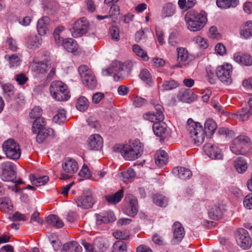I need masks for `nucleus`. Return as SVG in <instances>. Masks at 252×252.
<instances>
[{"mask_svg": "<svg viewBox=\"0 0 252 252\" xmlns=\"http://www.w3.org/2000/svg\"><path fill=\"white\" fill-rule=\"evenodd\" d=\"M209 217L213 220H218L221 218L222 212L220 207L215 206L208 212Z\"/></svg>", "mask_w": 252, "mask_h": 252, "instance_id": "nucleus-48", "label": "nucleus"}, {"mask_svg": "<svg viewBox=\"0 0 252 252\" xmlns=\"http://www.w3.org/2000/svg\"><path fill=\"white\" fill-rule=\"evenodd\" d=\"M114 237L117 239L126 240L129 238V233L127 231H118L113 233Z\"/></svg>", "mask_w": 252, "mask_h": 252, "instance_id": "nucleus-54", "label": "nucleus"}, {"mask_svg": "<svg viewBox=\"0 0 252 252\" xmlns=\"http://www.w3.org/2000/svg\"><path fill=\"white\" fill-rule=\"evenodd\" d=\"M81 244L84 247L87 252H96L93 245L87 242L85 240H82Z\"/></svg>", "mask_w": 252, "mask_h": 252, "instance_id": "nucleus-60", "label": "nucleus"}, {"mask_svg": "<svg viewBox=\"0 0 252 252\" xmlns=\"http://www.w3.org/2000/svg\"><path fill=\"white\" fill-rule=\"evenodd\" d=\"M88 125L94 128H97L98 127V123L97 121L96 118L93 116H91L88 118L87 120Z\"/></svg>", "mask_w": 252, "mask_h": 252, "instance_id": "nucleus-62", "label": "nucleus"}, {"mask_svg": "<svg viewBox=\"0 0 252 252\" xmlns=\"http://www.w3.org/2000/svg\"><path fill=\"white\" fill-rule=\"evenodd\" d=\"M165 125L161 122H156L153 125V130L157 136L160 137L164 139L167 136V129L164 126Z\"/></svg>", "mask_w": 252, "mask_h": 252, "instance_id": "nucleus-24", "label": "nucleus"}, {"mask_svg": "<svg viewBox=\"0 0 252 252\" xmlns=\"http://www.w3.org/2000/svg\"><path fill=\"white\" fill-rule=\"evenodd\" d=\"M168 154L164 151H158L155 155V163L159 166H163L167 162Z\"/></svg>", "mask_w": 252, "mask_h": 252, "instance_id": "nucleus-31", "label": "nucleus"}, {"mask_svg": "<svg viewBox=\"0 0 252 252\" xmlns=\"http://www.w3.org/2000/svg\"><path fill=\"white\" fill-rule=\"evenodd\" d=\"M21 57L19 54H15L6 55L4 58L9 62L10 67H16L21 63Z\"/></svg>", "mask_w": 252, "mask_h": 252, "instance_id": "nucleus-33", "label": "nucleus"}, {"mask_svg": "<svg viewBox=\"0 0 252 252\" xmlns=\"http://www.w3.org/2000/svg\"><path fill=\"white\" fill-rule=\"evenodd\" d=\"M34 64V70L38 74H45L50 68L47 61L36 62Z\"/></svg>", "mask_w": 252, "mask_h": 252, "instance_id": "nucleus-32", "label": "nucleus"}, {"mask_svg": "<svg viewBox=\"0 0 252 252\" xmlns=\"http://www.w3.org/2000/svg\"><path fill=\"white\" fill-rule=\"evenodd\" d=\"M46 222L56 228H62L64 223L60 218L55 215H50L46 218Z\"/></svg>", "mask_w": 252, "mask_h": 252, "instance_id": "nucleus-30", "label": "nucleus"}, {"mask_svg": "<svg viewBox=\"0 0 252 252\" xmlns=\"http://www.w3.org/2000/svg\"><path fill=\"white\" fill-rule=\"evenodd\" d=\"M88 146L91 150H98L103 146L102 137L97 134L91 135L87 140Z\"/></svg>", "mask_w": 252, "mask_h": 252, "instance_id": "nucleus-19", "label": "nucleus"}, {"mask_svg": "<svg viewBox=\"0 0 252 252\" xmlns=\"http://www.w3.org/2000/svg\"><path fill=\"white\" fill-rule=\"evenodd\" d=\"M42 111L41 109L38 107L33 108L30 113V117L31 119L37 120L38 119H42L41 117Z\"/></svg>", "mask_w": 252, "mask_h": 252, "instance_id": "nucleus-53", "label": "nucleus"}, {"mask_svg": "<svg viewBox=\"0 0 252 252\" xmlns=\"http://www.w3.org/2000/svg\"><path fill=\"white\" fill-rule=\"evenodd\" d=\"M78 72L83 84L89 89L93 90L96 86V80L92 72L86 65H82L78 68Z\"/></svg>", "mask_w": 252, "mask_h": 252, "instance_id": "nucleus-7", "label": "nucleus"}, {"mask_svg": "<svg viewBox=\"0 0 252 252\" xmlns=\"http://www.w3.org/2000/svg\"><path fill=\"white\" fill-rule=\"evenodd\" d=\"M154 203L160 207H165L167 204V199L161 194H155L153 196Z\"/></svg>", "mask_w": 252, "mask_h": 252, "instance_id": "nucleus-46", "label": "nucleus"}, {"mask_svg": "<svg viewBox=\"0 0 252 252\" xmlns=\"http://www.w3.org/2000/svg\"><path fill=\"white\" fill-rule=\"evenodd\" d=\"M175 8L172 4H166L163 8L162 16L164 18L171 16L175 13Z\"/></svg>", "mask_w": 252, "mask_h": 252, "instance_id": "nucleus-50", "label": "nucleus"}, {"mask_svg": "<svg viewBox=\"0 0 252 252\" xmlns=\"http://www.w3.org/2000/svg\"><path fill=\"white\" fill-rule=\"evenodd\" d=\"M12 221L26 220V219L24 215L21 214L19 212H15L12 217L9 218Z\"/></svg>", "mask_w": 252, "mask_h": 252, "instance_id": "nucleus-61", "label": "nucleus"}, {"mask_svg": "<svg viewBox=\"0 0 252 252\" xmlns=\"http://www.w3.org/2000/svg\"><path fill=\"white\" fill-rule=\"evenodd\" d=\"M235 238L238 245L243 249H248L252 245V239L248 232L244 228H240L237 230Z\"/></svg>", "mask_w": 252, "mask_h": 252, "instance_id": "nucleus-12", "label": "nucleus"}, {"mask_svg": "<svg viewBox=\"0 0 252 252\" xmlns=\"http://www.w3.org/2000/svg\"><path fill=\"white\" fill-rule=\"evenodd\" d=\"M233 58L236 62L242 65L250 66L252 64V57L248 54L241 56L239 53H235Z\"/></svg>", "mask_w": 252, "mask_h": 252, "instance_id": "nucleus-27", "label": "nucleus"}, {"mask_svg": "<svg viewBox=\"0 0 252 252\" xmlns=\"http://www.w3.org/2000/svg\"><path fill=\"white\" fill-rule=\"evenodd\" d=\"M133 67L131 61H126L121 63L118 61L112 62L110 67L103 70V73L106 75H114L115 81H118L128 77Z\"/></svg>", "mask_w": 252, "mask_h": 252, "instance_id": "nucleus-3", "label": "nucleus"}, {"mask_svg": "<svg viewBox=\"0 0 252 252\" xmlns=\"http://www.w3.org/2000/svg\"><path fill=\"white\" fill-rule=\"evenodd\" d=\"M179 85V83L174 80H167L163 82L162 88L163 91H170L176 89Z\"/></svg>", "mask_w": 252, "mask_h": 252, "instance_id": "nucleus-45", "label": "nucleus"}, {"mask_svg": "<svg viewBox=\"0 0 252 252\" xmlns=\"http://www.w3.org/2000/svg\"><path fill=\"white\" fill-rule=\"evenodd\" d=\"M79 175L81 177H83L85 178H89L91 176L90 171L87 165L84 164L81 170L79 173Z\"/></svg>", "mask_w": 252, "mask_h": 252, "instance_id": "nucleus-57", "label": "nucleus"}, {"mask_svg": "<svg viewBox=\"0 0 252 252\" xmlns=\"http://www.w3.org/2000/svg\"><path fill=\"white\" fill-rule=\"evenodd\" d=\"M180 100L184 102L190 103L195 98V95L190 89H182L178 95Z\"/></svg>", "mask_w": 252, "mask_h": 252, "instance_id": "nucleus-20", "label": "nucleus"}, {"mask_svg": "<svg viewBox=\"0 0 252 252\" xmlns=\"http://www.w3.org/2000/svg\"><path fill=\"white\" fill-rule=\"evenodd\" d=\"M172 229L173 233L172 242L174 244L180 242L185 235V231L182 224L178 221H176L172 225Z\"/></svg>", "mask_w": 252, "mask_h": 252, "instance_id": "nucleus-15", "label": "nucleus"}, {"mask_svg": "<svg viewBox=\"0 0 252 252\" xmlns=\"http://www.w3.org/2000/svg\"><path fill=\"white\" fill-rule=\"evenodd\" d=\"M245 207L249 209H252V193L248 194L243 201Z\"/></svg>", "mask_w": 252, "mask_h": 252, "instance_id": "nucleus-59", "label": "nucleus"}, {"mask_svg": "<svg viewBox=\"0 0 252 252\" xmlns=\"http://www.w3.org/2000/svg\"><path fill=\"white\" fill-rule=\"evenodd\" d=\"M240 33L245 38L251 36L252 35V22H246L242 27Z\"/></svg>", "mask_w": 252, "mask_h": 252, "instance_id": "nucleus-43", "label": "nucleus"}, {"mask_svg": "<svg viewBox=\"0 0 252 252\" xmlns=\"http://www.w3.org/2000/svg\"><path fill=\"white\" fill-rule=\"evenodd\" d=\"M4 96L8 100L14 95V87L10 84H6L2 86Z\"/></svg>", "mask_w": 252, "mask_h": 252, "instance_id": "nucleus-47", "label": "nucleus"}, {"mask_svg": "<svg viewBox=\"0 0 252 252\" xmlns=\"http://www.w3.org/2000/svg\"><path fill=\"white\" fill-rule=\"evenodd\" d=\"M215 51L218 54L223 55L226 53L225 47L222 43H218L215 46Z\"/></svg>", "mask_w": 252, "mask_h": 252, "instance_id": "nucleus-64", "label": "nucleus"}, {"mask_svg": "<svg viewBox=\"0 0 252 252\" xmlns=\"http://www.w3.org/2000/svg\"><path fill=\"white\" fill-rule=\"evenodd\" d=\"M36 134H37L36 141L38 143H42L48 137L54 135V130L50 128H44Z\"/></svg>", "mask_w": 252, "mask_h": 252, "instance_id": "nucleus-28", "label": "nucleus"}, {"mask_svg": "<svg viewBox=\"0 0 252 252\" xmlns=\"http://www.w3.org/2000/svg\"><path fill=\"white\" fill-rule=\"evenodd\" d=\"M42 38L36 35H30L26 39V43L29 48L35 49L39 47L42 43Z\"/></svg>", "mask_w": 252, "mask_h": 252, "instance_id": "nucleus-26", "label": "nucleus"}, {"mask_svg": "<svg viewBox=\"0 0 252 252\" xmlns=\"http://www.w3.org/2000/svg\"><path fill=\"white\" fill-rule=\"evenodd\" d=\"M2 149L8 158L13 160L20 158L21 153L20 146L13 139L5 141L2 144Z\"/></svg>", "mask_w": 252, "mask_h": 252, "instance_id": "nucleus-6", "label": "nucleus"}, {"mask_svg": "<svg viewBox=\"0 0 252 252\" xmlns=\"http://www.w3.org/2000/svg\"><path fill=\"white\" fill-rule=\"evenodd\" d=\"M252 101V97L249 99L248 108H242L237 112V115L239 117L240 121L244 122L247 120L252 115V104L251 102Z\"/></svg>", "mask_w": 252, "mask_h": 252, "instance_id": "nucleus-23", "label": "nucleus"}, {"mask_svg": "<svg viewBox=\"0 0 252 252\" xmlns=\"http://www.w3.org/2000/svg\"><path fill=\"white\" fill-rule=\"evenodd\" d=\"M89 26V23L85 17L77 20L70 29L72 36L75 38L81 36L87 32Z\"/></svg>", "mask_w": 252, "mask_h": 252, "instance_id": "nucleus-11", "label": "nucleus"}, {"mask_svg": "<svg viewBox=\"0 0 252 252\" xmlns=\"http://www.w3.org/2000/svg\"><path fill=\"white\" fill-rule=\"evenodd\" d=\"M132 50L137 56L141 57L144 61H147L149 60L147 53L139 45H133Z\"/></svg>", "mask_w": 252, "mask_h": 252, "instance_id": "nucleus-44", "label": "nucleus"}, {"mask_svg": "<svg viewBox=\"0 0 252 252\" xmlns=\"http://www.w3.org/2000/svg\"><path fill=\"white\" fill-rule=\"evenodd\" d=\"M122 175L124 182H126L135 177V172L133 169L129 168L127 171L122 172Z\"/></svg>", "mask_w": 252, "mask_h": 252, "instance_id": "nucleus-52", "label": "nucleus"}, {"mask_svg": "<svg viewBox=\"0 0 252 252\" xmlns=\"http://www.w3.org/2000/svg\"><path fill=\"white\" fill-rule=\"evenodd\" d=\"M138 206L137 199L132 196L129 198L128 204L124 210V213L131 217H134L138 212Z\"/></svg>", "mask_w": 252, "mask_h": 252, "instance_id": "nucleus-18", "label": "nucleus"}, {"mask_svg": "<svg viewBox=\"0 0 252 252\" xmlns=\"http://www.w3.org/2000/svg\"><path fill=\"white\" fill-rule=\"evenodd\" d=\"M127 244L122 240L116 241L113 245L112 252H127Z\"/></svg>", "mask_w": 252, "mask_h": 252, "instance_id": "nucleus-42", "label": "nucleus"}, {"mask_svg": "<svg viewBox=\"0 0 252 252\" xmlns=\"http://www.w3.org/2000/svg\"><path fill=\"white\" fill-rule=\"evenodd\" d=\"M94 245L100 252H103L107 249V247L105 246L104 240L100 237L96 238L94 240Z\"/></svg>", "mask_w": 252, "mask_h": 252, "instance_id": "nucleus-51", "label": "nucleus"}, {"mask_svg": "<svg viewBox=\"0 0 252 252\" xmlns=\"http://www.w3.org/2000/svg\"><path fill=\"white\" fill-rule=\"evenodd\" d=\"M172 173L182 180L189 179L192 176V172L189 169L183 167L174 168Z\"/></svg>", "mask_w": 252, "mask_h": 252, "instance_id": "nucleus-22", "label": "nucleus"}, {"mask_svg": "<svg viewBox=\"0 0 252 252\" xmlns=\"http://www.w3.org/2000/svg\"><path fill=\"white\" fill-rule=\"evenodd\" d=\"M139 76L149 86L152 87L153 86L154 81L152 79V75L148 69H143L141 71Z\"/></svg>", "mask_w": 252, "mask_h": 252, "instance_id": "nucleus-37", "label": "nucleus"}, {"mask_svg": "<svg viewBox=\"0 0 252 252\" xmlns=\"http://www.w3.org/2000/svg\"><path fill=\"white\" fill-rule=\"evenodd\" d=\"M46 122L44 118L34 120L32 122V130L33 133H36L40 130L45 128Z\"/></svg>", "mask_w": 252, "mask_h": 252, "instance_id": "nucleus-41", "label": "nucleus"}, {"mask_svg": "<svg viewBox=\"0 0 252 252\" xmlns=\"http://www.w3.org/2000/svg\"><path fill=\"white\" fill-rule=\"evenodd\" d=\"M250 139L245 135H240L235 138L231 143L230 149L231 152L236 155H244V146L249 144Z\"/></svg>", "mask_w": 252, "mask_h": 252, "instance_id": "nucleus-10", "label": "nucleus"}, {"mask_svg": "<svg viewBox=\"0 0 252 252\" xmlns=\"http://www.w3.org/2000/svg\"><path fill=\"white\" fill-rule=\"evenodd\" d=\"M49 179L48 176H47L39 177H36L34 175L30 176V180L32 184L37 187L44 185L49 181Z\"/></svg>", "mask_w": 252, "mask_h": 252, "instance_id": "nucleus-39", "label": "nucleus"}, {"mask_svg": "<svg viewBox=\"0 0 252 252\" xmlns=\"http://www.w3.org/2000/svg\"><path fill=\"white\" fill-rule=\"evenodd\" d=\"M89 105V102L88 99L85 96L79 97L76 102V107L80 111L83 112L86 111Z\"/></svg>", "mask_w": 252, "mask_h": 252, "instance_id": "nucleus-40", "label": "nucleus"}, {"mask_svg": "<svg viewBox=\"0 0 252 252\" xmlns=\"http://www.w3.org/2000/svg\"><path fill=\"white\" fill-rule=\"evenodd\" d=\"M113 150L120 152L124 158L127 160L137 159L143 153V144L138 139L129 141L123 145H119L114 147Z\"/></svg>", "mask_w": 252, "mask_h": 252, "instance_id": "nucleus-2", "label": "nucleus"}, {"mask_svg": "<svg viewBox=\"0 0 252 252\" xmlns=\"http://www.w3.org/2000/svg\"><path fill=\"white\" fill-rule=\"evenodd\" d=\"M15 78L18 84L20 85H24L28 80V78L24 73L17 74Z\"/></svg>", "mask_w": 252, "mask_h": 252, "instance_id": "nucleus-56", "label": "nucleus"}, {"mask_svg": "<svg viewBox=\"0 0 252 252\" xmlns=\"http://www.w3.org/2000/svg\"><path fill=\"white\" fill-rule=\"evenodd\" d=\"M124 196V190L121 189L112 195L105 196V199L109 203L116 204L119 202Z\"/></svg>", "mask_w": 252, "mask_h": 252, "instance_id": "nucleus-36", "label": "nucleus"}, {"mask_svg": "<svg viewBox=\"0 0 252 252\" xmlns=\"http://www.w3.org/2000/svg\"><path fill=\"white\" fill-rule=\"evenodd\" d=\"M178 53L177 61L178 64H176L173 66V68L175 67H182L180 64L181 63H185L189 58V54L187 50L184 48H178L177 49Z\"/></svg>", "mask_w": 252, "mask_h": 252, "instance_id": "nucleus-29", "label": "nucleus"}, {"mask_svg": "<svg viewBox=\"0 0 252 252\" xmlns=\"http://www.w3.org/2000/svg\"><path fill=\"white\" fill-rule=\"evenodd\" d=\"M63 170L67 173L72 174L76 172L78 169L77 162L72 158L67 159L62 164Z\"/></svg>", "mask_w": 252, "mask_h": 252, "instance_id": "nucleus-21", "label": "nucleus"}, {"mask_svg": "<svg viewBox=\"0 0 252 252\" xmlns=\"http://www.w3.org/2000/svg\"><path fill=\"white\" fill-rule=\"evenodd\" d=\"M187 130L194 143L198 145L202 144L205 139V134L207 136L212 135L217 128L215 122L211 119H207L204 124V130L199 123L194 122L192 119H189L187 121Z\"/></svg>", "mask_w": 252, "mask_h": 252, "instance_id": "nucleus-1", "label": "nucleus"}, {"mask_svg": "<svg viewBox=\"0 0 252 252\" xmlns=\"http://www.w3.org/2000/svg\"><path fill=\"white\" fill-rule=\"evenodd\" d=\"M50 19L47 16H44L38 20L37 23V31L41 36H44L49 32Z\"/></svg>", "mask_w": 252, "mask_h": 252, "instance_id": "nucleus-17", "label": "nucleus"}, {"mask_svg": "<svg viewBox=\"0 0 252 252\" xmlns=\"http://www.w3.org/2000/svg\"><path fill=\"white\" fill-rule=\"evenodd\" d=\"M110 32L111 33L112 38L116 40L119 39V30L116 27L112 26L110 28Z\"/></svg>", "mask_w": 252, "mask_h": 252, "instance_id": "nucleus-63", "label": "nucleus"}, {"mask_svg": "<svg viewBox=\"0 0 252 252\" xmlns=\"http://www.w3.org/2000/svg\"><path fill=\"white\" fill-rule=\"evenodd\" d=\"M235 168L237 171L240 174L244 173L248 168L246 160L242 157H239L235 161Z\"/></svg>", "mask_w": 252, "mask_h": 252, "instance_id": "nucleus-38", "label": "nucleus"}, {"mask_svg": "<svg viewBox=\"0 0 252 252\" xmlns=\"http://www.w3.org/2000/svg\"><path fill=\"white\" fill-rule=\"evenodd\" d=\"M75 202L78 207L83 209H87L91 208L94 203L90 191L84 192L83 195L77 197L75 199Z\"/></svg>", "mask_w": 252, "mask_h": 252, "instance_id": "nucleus-14", "label": "nucleus"}, {"mask_svg": "<svg viewBox=\"0 0 252 252\" xmlns=\"http://www.w3.org/2000/svg\"><path fill=\"white\" fill-rule=\"evenodd\" d=\"M146 103V100L140 96H136L133 101V104L137 107H140Z\"/></svg>", "mask_w": 252, "mask_h": 252, "instance_id": "nucleus-58", "label": "nucleus"}, {"mask_svg": "<svg viewBox=\"0 0 252 252\" xmlns=\"http://www.w3.org/2000/svg\"><path fill=\"white\" fill-rule=\"evenodd\" d=\"M50 92L53 98L57 101H66L70 97L66 85L60 81L52 82L50 86Z\"/></svg>", "mask_w": 252, "mask_h": 252, "instance_id": "nucleus-5", "label": "nucleus"}, {"mask_svg": "<svg viewBox=\"0 0 252 252\" xmlns=\"http://www.w3.org/2000/svg\"><path fill=\"white\" fill-rule=\"evenodd\" d=\"M185 19L188 24V29L193 32L200 30L207 21L205 11H202L200 13H198L194 10L188 11L185 15Z\"/></svg>", "mask_w": 252, "mask_h": 252, "instance_id": "nucleus-4", "label": "nucleus"}, {"mask_svg": "<svg viewBox=\"0 0 252 252\" xmlns=\"http://www.w3.org/2000/svg\"><path fill=\"white\" fill-rule=\"evenodd\" d=\"M232 66L229 63L220 65L216 69V75L218 79L226 85H230L232 82Z\"/></svg>", "mask_w": 252, "mask_h": 252, "instance_id": "nucleus-8", "label": "nucleus"}, {"mask_svg": "<svg viewBox=\"0 0 252 252\" xmlns=\"http://www.w3.org/2000/svg\"><path fill=\"white\" fill-rule=\"evenodd\" d=\"M62 44L63 48L68 52L74 53L78 50V44L77 42L72 38L63 39Z\"/></svg>", "mask_w": 252, "mask_h": 252, "instance_id": "nucleus-25", "label": "nucleus"}, {"mask_svg": "<svg viewBox=\"0 0 252 252\" xmlns=\"http://www.w3.org/2000/svg\"><path fill=\"white\" fill-rule=\"evenodd\" d=\"M13 205L11 201L8 198H0V210L4 213H8L12 211Z\"/></svg>", "mask_w": 252, "mask_h": 252, "instance_id": "nucleus-35", "label": "nucleus"}, {"mask_svg": "<svg viewBox=\"0 0 252 252\" xmlns=\"http://www.w3.org/2000/svg\"><path fill=\"white\" fill-rule=\"evenodd\" d=\"M151 103L157 111L156 113L148 112L143 115V118L145 120H148L154 123V124L156 122H162L164 120L163 107L160 104L155 102H152Z\"/></svg>", "mask_w": 252, "mask_h": 252, "instance_id": "nucleus-13", "label": "nucleus"}, {"mask_svg": "<svg viewBox=\"0 0 252 252\" xmlns=\"http://www.w3.org/2000/svg\"><path fill=\"white\" fill-rule=\"evenodd\" d=\"M1 171L0 173L1 179L5 182H14L16 178L15 164L10 161L3 162L0 165Z\"/></svg>", "mask_w": 252, "mask_h": 252, "instance_id": "nucleus-9", "label": "nucleus"}, {"mask_svg": "<svg viewBox=\"0 0 252 252\" xmlns=\"http://www.w3.org/2000/svg\"><path fill=\"white\" fill-rule=\"evenodd\" d=\"M239 3V0H217V6L222 9L235 7Z\"/></svg>", "mask_w": 252, "mask_h": 252, "instance_id": "nucleus-34", "label": "nucleus"}, {"mask_svg": "<svg viewBox=\"0 0 252 252\" xmlns=\"http://www.w3.org/2000/svg\"><path fill=\"white\" fill-rule=\"evenodd\" d=\"M194 41L198 45L203 49H205L208 47V43L207 41L200 36H197L194 37Z\"/></svg>", "mask_w": 252, "mask_h": 252, "instance_id": "nucleus-55", "label": "nucleus"}, {"mask_svg": "<svg viewBox=\"0 0 252 252\" xmlns=\"http://www.w3.org/2000/svg\"><path fill=\"white\" fill-rule=\"evenodd\" d=\"M66 119L65 111L63 109L58 110V113L53 118V121L60 125Z\"/></svg>", "mask_w": 252, "mask_h": 252, "instance_id": "nucleus-49", "label": "nucleus"}, {"mask_svg": "<svg viewBox=\"0 0 252 252\" xmlns=\"http://www.w3.org/2000/svg\"><path fill=\"white\" fill-rule=\"evenodd\" d=\"M204 152L211 158L215 159H221L222 158V154L220 150L217 146L207 143L203 147Z\"/></svg>", "mask_w": 252, "mask_h": 252, "instance_id": "nucleus-16", "label": "nucleus"}]
</instances>
